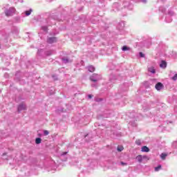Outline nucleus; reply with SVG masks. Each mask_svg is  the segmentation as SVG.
Listing matches in <instances>:
<instances>
[{
  "label": "nucleus",
  "mask_w": 177,
  "mask_h": 177,
  "mask_svg": "<svg viewBox=\"0 0 177 177\" xmlns=\"http://www.w3.org/2000/svg\"><path fill=\"white\" fill-rule=\"evenodd\" d=\"M13 13H15V8H10L8 10L5 11V14L7 17H9V16H13Z\"/></svg>",
  "instance_id": "1"
},
{
  "label": "nucleus",
  "mask_w": 177,
  "mask_h": 177,
  "mask_svg": "<svg viewBox=\"0 0 177 177\" xmlns=\"http://www.w3.org/2000/svg\"><path fill=\"white\" fill-rule=\"evenodd\" d=\"M18 112L20 113V111H23V110H27V106H26V104L24 103H21L19 106H18Z\"/></svg>",
  "instance_id": "2"
},
{
  "label": "nucleus",
  "mask_w": 177,
  "mask_h": 177,
  "mask_svg": "<svg viewBox=\"0 0 177 177\" xmlns=\"http://www.w3.org/2000/svg\"><path fill=\"white\" fill-rule=\"evenodd\" d=\"M156 91H161L164 88V85L161 82H158L155 86Z\"/></svg>",
  "instance_id": "3"
},
{
  "label": "nucleus",
  "mask_w": 177,
  "mask_h": 177,
  "mask_svg": "<svg viewBox=\"0 0 177 177\" xmlns=\"http://www.w3.org/2000/svg\"><path fill=\"white\" fill-rule=\"evenodd\" d=\"M96 77H97V74H93V75L90 77V80H91L93 82H97V79Z\"/></svg>",
  "instance_id": "4"
},
{
  "label": "nucleus",
  "mask_w": 177,
  "mask_h": 177,
  "mask_svg": "<svg viewBox=\"0 0 177 177\" xmlns=\"http://www.w3.org/2000/svg\"><path fill=\"white\" fill-rule=\"evenodd\" d=\"M141 151L144 153H149V151H150V149L147 147V146H143L141 148Z\"/></svg>",
  "instance_id": "5"
},
{
  "label": "nucleus",
  "mask_w": 177,
  "mask_h": 177,
  "mask_svg": "<svg viewBox=\"0 0 177 177\" xmlns=\"http://www.w3.org/2000/svg\"><path fill=\"white\" fill-rule=\"evenodd\" d=\"M56 37H50L48 39L47 42L48 44H53L54 42H56Z\"/></svg>",
  "instance_id": "6"
},
{
  "label": "nucleus",
  "mask_w": 177,
  "mask_h": 177,
  "mask_svg": "<svg viewBox=\"0 0 177 177\" xmlns=\"http://www.w3.org/2000/svg\"><path fill=\"white\" fill-rule=\"evenodd\" d=\"M160 67H161V68H167V62L162 61L160 64Z\"/></svg>",
  "instance_id": "7"
},
{
  "label": "nucleus",
  "mask_w": 177,
  "mask_h": 177,
  "mask_svg": "<svg viewBox=\"0 0 177 177\" xmlns=\"http://www.w3.org/2000/svg\"><path fill=\"white\" fill-rule=\"evenodd\" d=\"M167 156H168V154L165 153H162L160 154V158L163 160H165V158H167Z\"/></svg>",
  "instance_id": "8"
},
{
  "label": "nucleus",
  "mask_w": 177,
  "mask_h": 177,
  "mask_svg": "<svg viewBox=\"0 0 177 177\" xmlns=\"http://www.w3.org/2000/svg\"><path fill=\"white\" fill-rule=\"evenodd\" d=\"M136 158L138 161V162H142V161L143 160L142 155H138Z\"/></svg>",
  "instance_id": "9"
},
{
  "label": "nucleus",
  "mask_w": 177,
  "mask_h": 177,
  "mask_svg": "<svg viewBox=\"0 0 177 177\" xmlns=\"http://www.w3.org/2000/svg\"><path fill=\"white\" fill-rule=\"evenodd\" d=\"M148 71H149V73H152V74H156V69H154L153 67L149 68Z\"/></svg>",
  "instance_id": "10"
},
{
  "label": "nucleus",
  "mask_w": 177,
  "mask_h": 177,
  "mask_svg": "<svg viewBox=\"0 0 177 177\" xmlns=\"http://www.w3.org/2000/svg\"><path fill=\"white\" fill-rule=\"evenodd\" d=\"M88 70L90 73H93V71H95V67H93V66H89Z\"/></svg>",
  "instance_id": "11"
},
{
  "label": "nucleus",
  "mask_w": 177,
  "mask_h": 177,
  "mask_svg": "<svg viewBox=\"0 0 177 177\" xmlns=\"http://www.w3.org/2000/svg\"><path fill=\"white\" fill-rule=\"evenodd\" d=\"M122 50L125 52L127 50H131V48L128 47L127 46H123V47L122 48Z\"/></svg>",
  "instance_id": "12"
},
{
  "label": "nucleus",
  "mask_w": 177,
  "mask_h": 177,
  "mask_svg": "<svg viewBox=\"0 0 177 177\" xmlns=\"http://www.w3.org/2000/svg\"><path fill=\"white\" fill-rule=\"evenodd\" d=\"M41 142H42V139H41L40 138H36V140H35L36 145H39L41 143Z\"/></svg>",
  "instance_id": "13"
},
{
  "label": "nucleus",
  "mask_w": 177,
  "mask_h": 177,
  "mask_svg": "<svg viewBox=\"0 0 177 177\" xmlns=\"http://www.w3.org/2000/svg\"><path fill=\"white\" fill-rule=\"evenodd\" d=\"M161 169V165H159L158 167H155L156 172H158Z\"/></svg>",
  "instance_id": "14"
},
{
  "label": "nucleus",
  "mask_w": 177,
  "mask_h": 177,
  "mask_svg": "<svg viewBox=\"0 0 177 177\" xmlns=\"http://www.w3.org/2000/svg\"><path fill=\"white\" fill-rule=\"evenodd\" d=\"M117 150H118V151H122V150H124V147L119 146V147H118Z\"/></svg>",
  "instance_id": "15"
},
{
  "label": "nucleus",
  "mask_w": 177,
  "mask_h": 177,
  "mask_svg": "<svg viewBox=\"0 0 177 177\" xmlns=\"http://www.w3.org/2000/svg\"><path fill=\"white\" fill-rule=\"evenodd\" d=\"M171 80H173V81H176V80H177V73H176L174 75V76L171 78Z\"/></svg>",
  "instance_id": "16"
},
{
  "label": "nucleus",
  "mask_w": 177,
  "mask_h": 177,
  "mask_svg": "<svg viewBox=\"0 0 177 177\" xmlns=\"http://www.w3.org/2000/svg\"><path fill=\"white\" fill-rule=\"evenodd\" d=\"M136 144L138 145V146H140L141 145L140 140H136Z\"/></svg>",
  "instance_id": "17"
},
{
  "label": "nucleus",
  "mask_w": 177,
  "mask_h": 177,
  "mask_svg": "<svg viewBox=\"0 0 177 177\" xmlns=\"http://www.w3.org/2000/svg\"><path fill=\"white\" fill-rule=\"evenodd\" d=\"M26 16H30V15H31V10L26 11Z\"/></svg>",
  "instance_id": "18"
},
{
  "label": "nucleus",
  "mask_w": 177,
  "mask_h": 177,
  "mask_svg": "<svg viewBox=\"0 0 177 177\" xmlns=\"http://www.w3.org/2000/svg\"><path fill=\"white\" fill-rule=\"evenodd\" d=\"M44 135L48 136L49 135V131H48V130H45L44 132Z\"/></svg>",
  "instance_id": "19"
},
{
  "label": "nucleus",
  "mask_w": 177,
  "mask_h": 177,
  "mask_svg": "<svg viewBox=\"0 0 177 177\" xmlns=\"http://www.w3.org/2000/svg\"><path fill=\"white\" fill-rule=\"evenodd\" d=\"M42 29L44 30V31H48V27L46 26H43Z\"/></svg>",
  "instance_id": "20"
},
{
  "label": "nucleus",
  "mask_w": 177,
  "mask_h": 177,
  "mask_svg": "<svg viewBox=\"0 0 177 177\" xmlns=\"http://www.w3.org/2000/svg\"><path fill=\"white\" fill-rule=\"evenodd\" d=\"M140 57H145V54L143 53H140Z\"/></svg>",
  "instance_id": "21"
},
{
  "label": "nucleus",
  "mask_w": 177,
  "mask_h": 177,
  "mask_svg": "<svg viewBox=\"0 0 177 177\" xmlns=\"http://www.w3.org/2000/svg\"><path fill=\"white\" fill-rule=\"evenodd\" d=\"M147 159V160H149V157L148 156H142V159Z\"/></svg>",
  "instance_id": "22"
},
{
  "label": "nucleus",
  "mask_w": 177,
  "mask_h": 177,
  "mask_svg": "<svg viewBox=\"0 0 177 177\" xmlns=\"http://www.w3.org/2000/svg\"><path fill=\"white\" fill-rule=\"evenodd\" d=\"M120 164H121L122 165H127V164L125 163V162H121Z\"/></svg>",
  "instance_id": "23"
},
{
  "label": "nucleus",
  "mask_w": 177,
  "mask_h": 177,
  "mask_svg": "<svg viewBox=\"0 0 177 177\" xmlns=\"http://www.w3.org/2000/svg\"><path fill=\"white\" fill-rule=\"evenodd\" d=\"M92 97H93V95H88V99H92Z\"/></svg>",
  "instance_id": "24"
},
{
  "label": "nucleus",
  "mask_w": 177,
  "mask_h": 177,
  "mask_svg": "<svg viewBox=\"0 0 177 177\" xmlns=\"http://www.w3.org/2000/svg\"><path fill=\"white\" fill-rule=\"evenodd\" d=\"M66 154H67V152H64V153H63V155H64V156L66 155Z\"/></svg>",
  "instance_id": "25"
},
{
  "label": "nucleus",
  "mask_w": 177,
  "mask_h": 177,
  "mask_svg": "<svg viewBox=\"0 0 177 177\" xmlns=\"http://www.w3.org/2000/svg\"><path fill=\"white\" fill-rule=\"evenodd\" d=\"M143 2H146V0H142Z\"/></svg>",
  "instance_id": "26"
}]
</instances>
